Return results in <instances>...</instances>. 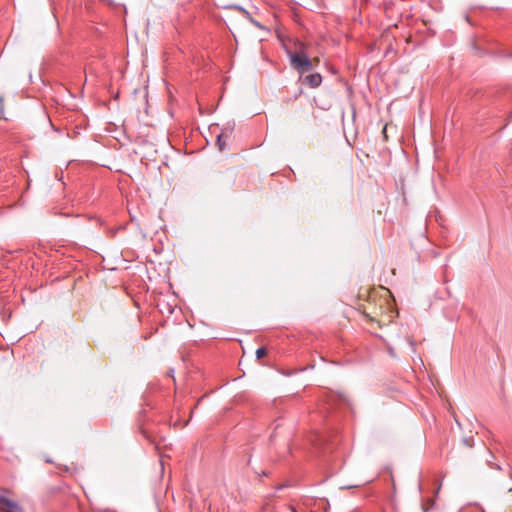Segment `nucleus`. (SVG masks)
Segmentation results:
<instances>
[{
    "label": "nucleus",
    "instance_id": "f257e3e1",
    "mask_svg": "<svg viewBox=\"0 0 512 512\" xmlns=\"http://www.w3.org/2000/svg\"><path fill=\"white\" fill-rule=\"evenodd\" d=\"M0 512H23V509L16 501L0 495Z\"/></svg>",
    "mask_w": 512,
    "mask_h": 512
},
{
    "label": "nucleus",
    "instance_id": "f03ea898",
    "mask_svg": "<svg viewBox=\"0 0 512 512\" xmlns=\"http://www.w3.org/2000/svg\"><path fill=\"white\" fill-rule=\"evenodd\" d=\"M232 132V128H226L217 136L216 145L218 146L220 151H224L226 149L227 143L231 138Z\"/></svg>",
    "mask_w": 512,
    "mask_h": 512
},
{
    "label": "nucleus",
    "instance_id": "7ed1b4c3",
    "mask_svg": "<svg viewBox=\"0 0 512 512\" xmlns=\"http://www.w3.org/2000/svg\"><path fill=\"white\" fill-rule=\"evenodd\" d=\"M291 66L296 69L300 66L301 62H304L309 57L304 52H293L289 54Z\"/></svg>",
    "mask_w": 512,
    "mask_h": 512
},
{
    "label": "nucleus",
    "instance_id": "20e7f679",
    "mask_svg": "<svg viewBox=\"0 0 512 512\" xmlns=\"http://www.w3.org/2000/svg\"><path fill=\"white\" fill-rule=\"evenodd\" d=\"M304 83L311 88H317L322 83V76L320 73H313L305 76Z\"/></svg>",
    "mask_w": 512,
    "mask_h": 512
},
{
    "label": "nucleus",
    "instance_id": "39448f33",
    "mask_svg": "<svg viewBox=\"0 0 512 512\" xmlns=\"http://www.w3.org/2000/svg\"><path fill=\"white\" fill-rule=\"evenodd\" d=\"M312 69V62L311 60L308 58L307 60H305L304 62H301L300 66H298V68H296L295 70L299 73V74H304L305 72L309 71Z\"/></svg>",
    "mask_w": 512,
    "mask_h": 512
},
{
    "label": "nucleus",
    "instance_id": "423d86ee",
    "mask_svg": "<svg viewBox=\"0 0 512 512\" xmlns=\"http://www.w3.org/2000/svg\"><path fill=\"white\" fill-rule=\"evenodd\" d=\"M266 355H267V350H266V348H265V347H260V348H258V349L256 350V357H257L258 359H260V358H262V357H264V356H266Z\"/></svg>",
    "mask_w": 512,
    "mask_h": 512
},
{
    "label": "nucleus",
    "instance_id": "0eeeda50",
    "mask_svg": "<svg viewBox=\"0 0 512 512\" xmlns=\"http://www.w3.org/2000/svg\"><path fill=\"white\" fill-rule=\"evenodd\" d=\"M386 131H387V125H385V126L383 127V130H382V134H383V136H384L385 140H387V132H386Z\"/></svg>",
    "mask_w": 512,
    "mask_h": 512
}]
</instances>
